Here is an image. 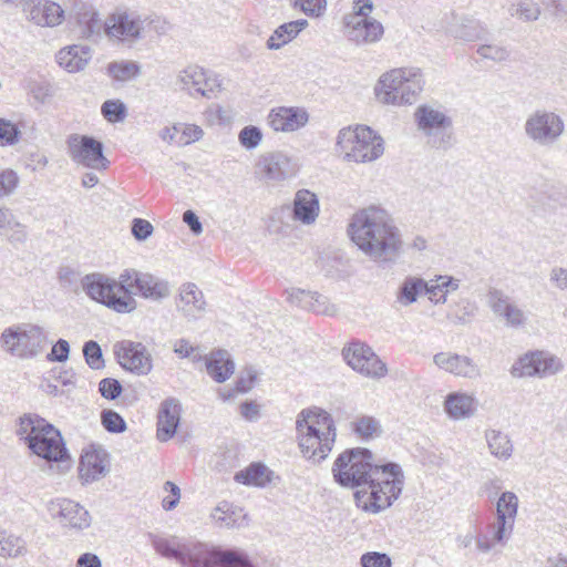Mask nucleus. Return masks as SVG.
I'll use <instances>...</instances> for the list:
<instances>
[{"label":"nucleus","instance_id":"obj_1","mask_svg":"<svg viewBox=\"0 0 567 567\" xmlns=\"http://www.w3.org/2000/svg\"><path fill=\"white\" fill-rule=\"evenodd\" d=\"M333 481L341 487L358 488L355 504L367 513L378 514L399 498L404 485L400 465H377L364 447L347 449L340 453L331 468Z\"/></svg>","mask_w":567,"mask_h":567},{"label":"nucleus","instance_id":"obj_2","mask_svg":"<svg viewBox=\"0 0 567 567\" xmlns=\"http://www.w3.org/2000/svg\"><path fill=\"white\" fill-rule=\"evenodd\" d=\"M152 545L161 556L176 560L182 567H247L237 549H223L202 542L153 536Z\"/></svg>","mask_w":567,"mask_h":567},{"label":"nucleus","instance_id":"obj_3","mask_svg":"<svg viewBox=\"0 0 567 567\" xmlns=\"http://www.w3.org/2000/svg\"><path fill=\"white\" fill-rule=\"evenodd\" d=\"M348 234L359 249L379 264H393L401 252L398 228L379 215H353Z\"/></svg>","mask_w":567,"mask_h":567},{"label":"nucleus","instance_id":"obj_4","mask_svg":"<svg viewBox=\"0 0 567 567\" xmlns=\"http://www.w3.org/2000/svg\"><path fill=\"white\" fill-rule=\"evenodd\" d=\"M20 435L25 434L28 447L37 456L47 461L51 471L65 473L71 466V456L61 432L38 414H27L20 419Z\"/></svg>","mask_w":567,"mask_h":567},{"label":"nucleus","instance_id":"obj_5","mask_svg":"<svg viewBox=\"0 0 567 567\" xmlns=\"http://www.w3.org/2000/svg\"><path fill=\"white\" fill-rule=\"evenodd\" d=\"M296 432L302 456L313 464L326 460L336 443L334 421L321 409L302 410L297 415Z\"/></svg>","mask_w":567,"mask_h":567},{"label":"nucleus","instance_id":"obj_6","mask_svg":"<svg viewBox=\"0 0 567 567\" xmlns=\"http://www.w3.org/2000/svg\"><path fill=\"white\" fill-rule=\"evenodd\" d=\"M81 286L90 299L117 313H131L137 308L136 299L128 295L127 285L122 281V272L117 279L101 272L87 274Z\"/></svg>","mask_w":567,"mask_h":567},{"label":"nucleus","instance_id":"obj_7","mask_svg":"<svg viewBox=\"0 0 567 567\" xmlns=\"http://www.w3.org/2000/svg\"><path fill=\"white\" fill-rule=\"evenodd\" d=\"M424 86L417 68H399L383 74L375 87L377 97L384 104L411 105Z\"/></svg>","mask_w":567,"mask_h":567},{"label":"nucleus","instance_id":"obj_8","mask_svg":"<svg viewBox=\"0 0 567 567\" xmlns=\"http://www.w3.org/2000/svg\"><path fill=\"white\" fill-rule=\"evenodd\" d=\"M336 151L347 162H373L384 152L383 138L368 126L344 127L337 136Z\"/></svg>","mask_w":567,"mask_h":567},{"label":"nucleus","instance_id":"obj_9","mask_svg":"<svg viewBox=\"0 0 567 567\" xmlns=\"http://www.w3.org/2000/svg\"><path fill=\"white\" fill-rule=\"evenodd\" d=\"M372 0H353L351 11L342 17L346 39L354 45L364 47L379 42L384 35L383 24L371 17Z\"/></svg>","mask_w":567,"mask_h":567},{"label":"nucleus","instance_id":"obj_10","mask_svg":"<svg viewBox=\"0 0 567 567\" xmlns=\"http://www.w3.org/2000/svg\"><path fill=\"white\" fill-rule=\"evenodd\" d=\"M2 349L20 359L40 354L47 343V333L38 324L23 323L6 328L0 336Z\"/></svg>","mask_w":567,"mask_h":567},{"label":"nucleus","instance_id":"obj_11","mask_svg":"<svg viewBox=\"0 0 567 567\" xmlns=\"http://www.w3.org/2000/svg\"><path fill=\"white\" fill-rule=\"evenodd\" d=\"M565 133V122L556 112L539 109L530 113L524 123L525 136L536 146L551 147Z\"/></svg>","mask_w":567,"mask_h":567},{"label":"nucleus","instance_id":"obj_12","mask_svg":"<svg viewBox=\"0 0 567 567\" xmlns=\"http://www.w3.org/2000/svg\"><path fill=\"white\" fill-rule=\"evenodd\" d=\"M419 130L435 148L447 150L454 144L452 118L431 105H420L414 113Z\"/></svg>","mask_w":567,"mask_h":567},{"label":"nucleus","instance_id":"obj_13","mask_svg":"<svg viewBox=\"0 0 567 567\" xmlns=\"http://www.w3.org/2000/svg\"><path fill=\"white\" fill-rule=\"evenodd\" d=\"M298 172V165L286 153L280 151L267 152L259 155L255 166V177L266 185H279L292 178Z\"/></svg>","mask_w":567,"mask_h":567},{"label":"nucleus","instance_id":"obj_14","mask_svg":"<svg viewBox=\"0 0 567 567\" xmlns=\"http://www.w3.org/2000/svg\"><path fill=\"white\" fill-rule=\"evenodd\" d=\"M122 281L126 282L130 296H138L155 302L168 298L172 293V286L168 280L134 268L122 271Z\"/></svg>","mask_w":567,"mask_h":567},{"label":"nucleus","instance_id":"obj_15","mask_svg":"<svg viewBox=\"0 0 567 567\" xmlns=\"http://www.w3.org/2000/svg\"><path fill=\"white\" fill-rule=\"evenodd\" d=\"M563 369L560 360L547 351L535 350L523 354L513 364L511 373L515 378H546Z\"/></svg>","mask_w":567,"mask_h":567},{"label":"nucleus","instance_id":"obj_16","mask_svg":"<svg viewBox=\"0 0 567 567\" xmlns=\"http://www.w3.org/2000/svg\"><path fill=\"white\" fill-rule=\"evenodd\" d=\"M69 155L78 164L94 169H105L109 165L103 155V144L91 136L73 134L68 138Z\"/></svg>","mask_w":567,"mask_h":567},{"label":"nucleus","instance_id":"obj_17","mask_svg":"<svg viewBox=\"0 0 567 567\" xmlns=\"http://www.w3.org/2000/svg\"><path fill=\"white\" fill-rule=\"evenodd\" d=\"M113 351L123 369L137 375H146L152 371V355L143 343L122 340L114 344Z\"/></svg>","mask_w":567,"mask_h":567},{"label":"nucleus","instance_id":"obj_18","mask_svg":"<svg viewBox=\"0 0 567 567\" xmlns=\"http://www.w3.org/2000/svg\"><path fill=\"white\" fill-rule=\"evenodd\" d=\"M144 20L126 11L114 12L105 20V34L123 43H135L142 39Z\"/></svg>","mask_w":567,"mask_h":567},{"label":"nucleus","instance_id":"obj_19","mask_svg":"<svg viewBox=\"0 0 567 567\" xmlns=\"http://www.w3.org/2000/svg\"><path fill=\"white\" fill-rule=\"evenodd\" d=\"M48 509L53 518L64 527L87 528L91 524L89 512L79 503L69 498H56L49 503Z\"/></svg>","mask_w":567,"mask_h":567},{"label":"nucleus","instance_id":"obj_20","mask_svg":"<svg viewBox=\"0 0 567 567\" xmlns=\"http://www.w3.org/2000/svg\"><path fill=\"white\" fill-rule=\"evenodd\" d=\"M109 454L99 446L83 449L79 463V477L83 484H91L109 473Z\"/></svg>","mask_w":567,"mask_h":567},{"label":"nucleus","instance_id":"obj_21","mask_svg":"<svg viewBox=\"0 0 567 567\" xmlns=\"http://www.w3.org/2000/svg\"><path fill=\"white\" fill-rule=\"evenodd\" d=\"M488 305L495 316L503 319L505 326L513 329L524 328L527 322V316L511 297L499 289L488 291Z\"/></svg>","mask_w":567,"mask_h":567},{"label":"nucleus","instance_id":"obj_22","mask_svg":"<svg viewBox=\"0 0 567 567\" xmlns=\"http://www.w3.org/2000/svg\"><path fill=\"white\" fill-rule=\"evenodd\" d=\"M71 13L73 14L82 38L97 39L105 32V21L100 18L95 8L83 0H72Z\"/></svg>","mask_w":567,"mask_h":567},{"label":"nucleus","instance_id":"obj_23","mask_svg":"<svg viewBox=\"0 0 567 567\" xmlns=\"http://www.w3.org/2000/svg\"><path fill=\"white\" fill-rule=\"evenodd\" d=\"M309 121V114L303 107L277 106L269 111L267 124L275 132L290 133L303 127Z\"/></svg>","mask_w":567,"mask_h":567},{"label":"nucleus","instance_id":"obj_24","mask_svg":"<svg viewBox=\"0 0 567 567\" xmlns=\"http://www.w3.org/2000/svg\"><path fill=\"white\" fill-rule=\"evenodd\" d=\"M433 362L441 370L454 374L455 377L475 379L481 375L478 365L466 355L452 352H439L434 354Z\"/></svg>","mask_w":567,"mask_h":567},{"label":"nucleus","instance_id":"obj_25","mask_svg":"<svg viewBox=\"0 0 567 567\" xmlns=\"http://www.w3.org/2000/svg\"><path fill=\"white\" fill-rule=\"evenodd\" d=\"M182 405L175 398L164 400L157 413V439L166 442L172 439L179 425Z\"/></svg>","mask_w":567,"mask_h":567},{"label":"nucleus","instance_id":"obj_26","mask_svg":"<svg viewBox=\"0 0 567 567\" xmlns=\"http://www.w3.org/2000/svg\"><path fill=\"white\" fill-rule=\"evenodd\" d=\"M177 309L188 319H198L206 310L203 291L193 282L183 284L179 288Z\"/></svg>","mask_w":567,"mask_h":567},{"label":"nucleus","instance_id":"obj_27","mask_svg":"<svg viewBox=\"0 0 567 567\" xmlns=\"http://www.w3.org/2000/svg\"><path fill=\"white\" fill-rule=\"evenodd\" d=\"M27 13L29 20L38 25L54 27L64 18L63 9L52 1H38L28 4Z\"/></svg>","mask_w":567,"mask_h":567},{"label":"nucleus","instance_id":"obj_28","mask_svg":"<svg viewBox=\"0 0 567 567\" xmlns=\"http://www.w3.org/2000/svg\"><path fill=\"white\" fill-rule=\"evenodd\" d=\"M477 409V400L467 393L452 392L444 401V410L453 420H464L474 415Z\"/></svg>","mask_w":567,"mask_h":567},{"label":"nucleus","instance_id":"obj_29","mask_svg":"<svg viewBox=\"0 0 567 567\" xmlns=\"http://www.w3.org/2000/svg\"><path fill=\"white\" fill-rule=\"evenodd\" d=\"M210 517L220 528H240L248 524L247 514L244 513V509L226 501L215 507Z\"/></svg>","mask_w":567,"mask_h":567},{"label":"nucleus","instance_id":"obj_30","mask_svg":"<svg viewBox=\"0 0 567 567\" xmlns=\"http://www.w3.org/2000/svg\"><path fill=\"white\" fill-rule=\"evenodd\" d=\"M206 370L209 377L223 383L230 378L235 371V363L226 350H216L205 357Z\"/></svg>","mask_w":567,"mask_h":567},{"label":"nucleus","instance_id":"obj_31","mask_svg":"<svg viewBox=\"0 0 567 567\" xmlns=\"http://www.w3.org/2000/svg\"><path fill=\"white\" fill-rule=\"evenodd\" d=\"M90 59V48L75 44L60 50L56 54V62L68 72L83 70Z\"/></svg>","mask_w":567,"mask_h":567},{"label":"nucleus","instance_id":"obj_32","mask_svg":"<svg viewBox=\"0 0 567 567\" xmlns=\"http://www.w3.org/2000/svg\"><path fill=\"white\" fill-rule=\"evenodd\" d=\"M308 27V21L299 19L279 25L266 42L268 50H279L291 42L298 34Z\"/></svg>","mask_w":567,"mask_h":567},{"label":"nucleus","instance_id":"obj_33","mask_svg":"<svg viewBox=\"0 0 567 567\" xmlns=\"http://www.w3.org/2000/svg\"><path fill=\"white\" fill-rule=\"evenodd\" d=\"M501 528L497 522L487 524L485 527L476 528V549L482 554L489 553L497 543H502L507 535L508 529Z\"/></svg>","mask_w":567,"mask_h":567},{"label":"nucleus","instance_id":"obj_34","mask_svg":"<svg viewBox=\"0 0 567 567\" xmlns=\"http://www.w3.org/2000/svg\"><path fill=\"white\" fill-rule=\"evenodd\" d=\"M274 473L261 463H252L235 474V481L244 485L265 487L271 482Z\"/></svg>","mask_w":567,"mask_h":567},{"label":"nucleus","instance_id":"obj_35","mask_svg":"<svg viewBox=\"0 0 567 567\" xmlns=\"http://www.w3.org/2000/svg\"><path fill=\"white\" fill-rule=\"evenodd\" d=\"M517 508V496L513 492H504L496 505V522L501 524V528L505 527L508 529V533L512 532Z\"/></svg>","mask_w":567,"mask_h":567},{"label":"nucleus","instance_id":"obj_36","mask_svg":"<svg viewBox=\"0 0 567 567\" xmlns=\"http://www.w3.org/2000/svg\"><path fill=\"white\" fill-rule=\"evenodd\" d=\"M485 440L489 453L494 457L498 460H508L512 456L514 445L508 434L499 430L489 429L485 431Z\"/></svg>","mask_w":567,"mask_h":567},{"label":"nucleus","instance_id":"obj_37","mask_svg":"<svg viewBox=\"0 0 567 567\" xmlns=\"http://www.w3.org/2000/svg\"><path fill=\"white\" fill-rule=\"evenodd\" d=\"M425 280L419 277L409 276L400 285L396 292V302L403 307L411 306L417 301L419 296L424 293Z\"/></svg>","mask_w":567,"mask_h":567},{"label":"nucleus","instance_id":"obj_38","mask_svg":"<svg viewBox=\"0 0 567 567\" xmlns=\"http://www.w3.org/2000/svg\"><path fill=\"white\" fill-rule=\"evenodd\" d=\"M371 352L372 348L368 344L353 341L349 343L348 347L343 348L342 355L347 364L351 367L352 370L360 373L365 361L370 359Z\"/></svg>","mask_w":567,"mask_h":567},{"label":"nucleus","instance_id":"obj_39","mask_svg":"<svg viewBox=\"0 0 567 567\" xmlns=\"http://www.w3.org/2000/svg\"><path fill=\"white\" fill-rule=\"evenodd\" d=\"M203 79L204 68L193 64L179 71L177 83L181 84L182 90L187 91L189 95L194 96L197 94L198 85Z\"/></svg>","mask_w":567,"mask_h":567},{"label":"nucleus","instance_id":"obj_40","mask_svg":"<svg viewBox=\"0 0 567 567\" xmlns=\"http://www.w3.org/2000/svg\"><path fill=\"white\" fill-rule=\"evenodd\" d=\"M0 234L12 243H23L27 238L25 226L14 215H0Z\"/></svg>","mask_w":567,"mask_h":567},{"label":"nucleus","instance_id":"obj_41","mask_svg":"<svg viewBox=\"0 0 567 567\" xmlns=\"http://www.w3.org/2000/svg\"><path fill=\"white\" fill-rule=\"evenodd\" d=\"M107 73L115 81L126 82L140 75L141 66L134 61L111 62Z\"/></svg>","mask_w":567,"mask_h":567},{"label":"nucleus","instance_id":"obj_42","mask_svg":"<svg viewBox=\"0 0 567 567\" xmlns=\"http://www.w3.org/2000/svg\"><path fill=\"white\" fill-rule=\"evenodd\" d=\"M257 379V373L255 370L247 369L245 373L240 374L235 383L233 389H221L218 391V395L223 401H228L235 398L239 393H247L254 386V383Z\"/></svg>","mask_w":567,"mask_h":567},{"label":"nucleus","instance_id":"obj_43","mask_svg":"<svg viewBox=\"0 0 567 567\" xmlns=\"http://www.w3.org/2000/svg\"><path fill=\"white\" fill-rule=\"evenodd\" d=\"M352 431L362 440H369L381 433L380 422L373 416L363 415L351 423Z\"/></svg>","mask_w":567,"mask_h":567},{"label":"nucleus","instance_id":"obj_44","mask_svg":"<svg viewBox=\"0 0 567 567\" xmlns=\"http://www.w3.org/2000/svg\"><path fill=\"white\" fill-rule=\"evenodd\" d=\"M25 550V543L19 536L0 530V556L17 557Z\"/></svg>","mask_w":567,"mask_h":567},{"label":"nucleus","instance_id":"obj_45","mask_svg":"<svg viewBox=\"0 0 567 567\" xmlns=\"http://www.w3.org/2000/svg\"><path fill=\"white\" fill-rule=\"evenodd\" d=\"M508 12L512 17H518L523 21L533 22L538 20L542 10L534 0H519L517 3L512 4Z\"/></svg>","mask_w":567,"mask_h":567},{"label":"nucleus","instance_id":"obj_46","mask_svg":"<svg viewBox=\"0 0 567 567\" xmlns=\"http://www.w3.org/2000/svg\"><path fill=\"white\" fill-rule=\"evenodd\" d=\"M291 213H319L318 196L309 189H299L295 194Z\"/></svg>","mask_w":567,"mask_h":567},{"label":"nucleus","instance_id":"obj_47","mask_svg":"<svg viewBox=\"0 0 567 567\" xmlns=\"http://www.w3.org/2000/svg\"><path fill=\"white\" fill-rule=\"evenodd\" d=\"M451 32L453 37L456 39H461L464 41H476L482 39L483 34L485 33V30L480 24V22L474 20H467L454 27L451 30Z\"/></svg>","mask_w":567,"mask_h":567},{"label":"nucleus","instance_id":"obj_48","mask_svg":"<svg viewBox=\"0 0 567 567\" xmlns=\"http://www.w3.org/2000/svg\"><path fill=\"white\" fill-rule=\"evenodd\" d=\"M360 374L369 379L380 380L388 374V367L372 350L370 359L365 361Z\"/></svg>","mask_w":567,"mask_h":567},{"label":"nucleus","instance_id":"obj_49","mask_svg":"<svg viewBox=\"0 0 567 567\" xmlns=\"http://www.w3.org/2000/svg\"><path fill=\"white\" fill-rule=\"evenodd\" d=\"M221 85L223 83L218 74L204 69V79L200 80L197 94L206 99H212L217 92L221 91Z\"/></svg>","mask_w":567,"mask_h":567},{"label":"nucleus","instance_id":"obj_50","mask_svg":"<svg viewBox=\"0 0 567 567\" xmlns=\"http://www.w3.org/2000/svg\"><path fill=\"white\" fill-rule=\"evenodd\" d=\"M101 113L109 122L118 123L125 118L127 109L120 100H107L102 104Z\"/></svg>","mask_w":567,"mask_h":567},{"label":"nucleus","instance_id":"obj_51","mask_svg":"<svg viewBox=\"0 0 567 567\" xmlns=\"http://www.w3.org/2000/svg\"><path fill=\"white\" fill-rule=\"evenodd\" d=\"M476 53L486 60L494 62H505L509 59V50L501 44H482L477 48Z\"/></svg>","mask_w":567,"mask_h":567},{"label":"nucleus","instance_id":"obj_52","mask_svg":"<svg viewBox=\"0 0 567 567\" xmlns=\"http://www.w3.org/2000/svg\"><path fill=\"white\" fill-rule=\"evenodd\" d=\"M315 291L303 290L300 288H290L285 290L286 300L300 309L309 310L313 299Z\"/></svg>","mask_w":567,"mask_h":567},{"label":"nucleus","instance_id":"obj_53","mask_svg":"<svg viewBox=\"0 0 567 567\" xmlns=\"http://www.w3.org/2000/svg\"><path fill=\"white\" fill-rule=\"evenodd\" d=\"M83 355L85 362L91 369L100 370L104 368L102 349L96 341H86L83 346Z\"/></svg>","mask_w":567,"mask_h":567},{"label":"nucleus","instance_id":"obj_54","mask_svg":"<svg viewBox=\"0 0 567 567\" xmlns=\"http://www.w3.org/2000/svg\"><path fill=\"white\" fill-rule=\"evenodd\" d=\"M238 141L246 150H255L262 141V132L258 126L247 125L239 132Z\"/></svg>","mask_w":567,"mask_h":567},{"label":"nucleus","instance_id":"obj_55","mask_svg":"<svg viewBox=\"0 0 567 567\" xmlns=\"http://www.w3.org/2000/svg\"><path fill=\"white\" fill-rule=\"evenodd\" d=\"M101 422L104 429L110 433H123L126 430L124 419L113 410H103L101 412Z\"/></svg>","mask_w":567,"mask_h":567},{"label":"nucleus","instance_id":"obj_56","mask_svg":"<svg viewBox=\"0 0 567 567\" xmlns=\"http://www.w3.org/2000/svg\"><path fill=\"white\" fill-rule=\"evenodd\" d=\"M266 225L270 234L289 236L293 233L292 223L286 215H269Z\"/></svg>","mask_w":567,"mask_h":567},{"label":"nucleus","instance_id":"obj_57","mask_svg":"<svg viewBox=\"0 0 567 567\" xmlns=\"http://www.w3.org/2000/svg\"><path fill=\"white\" fill-rule=\"evenodd\" d=\"M204 136V131L200 126L195 124L179 125V136L177 146H186L194 142L199 141Z\"/></svg>","mask_w":567,"mask_h":567},{"label":"nucleus","instance_id":"obj_58","mask_svg":"<svg viewBox=\"0 0 567 567\" xmlns=\"http://www.w3.org/2000/svg\"><path fill=\"white\" fill-rule=\"evenodd\" d=\"M308 311L316 315L336 316L338 308L331 303L329 298L315 291L313 299Z\"/></svg>","mask_w":567,"mask_h":567},{"label":"nucleus","instance_id":"obj_59","mask_svg":"<svg viewBox=\"0 0 567 567\" xmlns=\"http://www.w3.org/2000/svg\"><path fill=\"white\" fill-rule=\"evenodd\" d=\"M19 137L18 126L8 120L0 118V145H14L19 142Z\"/></svg>","mask_w":567,"mask_h":567},{"label":"nucleus","instance_id":"obj_60","mask_svg":"<svg viewBox=\"0 0 567 567\" xmlns=\"http://www.w3.org/2000/svg\"><path fill=\"white\" fill-rule=\"evenodd\" d=\"M362 567H392V560L385 553L368 551L360 558Z\"/></svg>","mask_w":567,"mask_h":567},{"label":"nucleus","instance_id":"obj_61","mask_svg":"<svg viewBox=\"0 0 567 567\" xmlns=\"http://www.w3.org/2000/svg\"><path fill=\"white\" fill-rule=\"evenodd\" d=\"M296 4L309 17H320L327 9V0H296Z\"/></svg>","mask_w":567,"mask_h":567},{"label":"nucleus","instance_id":"obj_62","mask_svg":"<svg viewBox=\"0 0 567 567\" xmlns=\"http://www.w3.org/2000/svg\"><path fill=\"white\" fill-rule=\"evenodd\" d=\"M101 395L107 400H115L122 392V385L116 379L105 378L99 383Z\"/></svg>","mask_w":567,"mask_h":567},{"label":"nucleus","instance_id":"obj_63","mask_svg":"<svg viewBox=\"0 0 567 567\" xmlns=\"http://www.w3.org/2000/svg\"><path fill=\"white\" fill-rule=\"evenodd\" d=\"M153 225L143 218H134L132 220L131 231L138 241L146 240L153 234Z\"/></svg>","mask_w":567,"mask_h":567},{"label":"nucleus","instance_id":"obj_64","mask_svg":"<svg viewBox=\"0 0 567 567\" xmlns=\"http://www.w3.org/2000/svg\"><path fill=\"white\" fill-rule=\"evenodd\" d=\"M19 178L13 171H3L0 173V198L10 195L18 185Z\"/></svg>","mask_w":567,"mask_h":567}]
</instances>
